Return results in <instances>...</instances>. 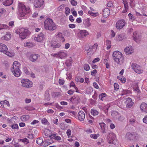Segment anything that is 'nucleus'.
<instances>
[{
  "label": "nucleus",
  "mask_w": 147,
  "mask_h": 147,
  "mask_svg": "<svg viewBox=\"0 0 147 147\" xmlns=\"http://www.w3.org/2000/svg\"><path fill=\"white\" fill-rule=\"evenodd\" d=\"M20 65L19 62L15 61L13 62L12 67L11 68V71L13 75L16 77L20 76L21 72L19 69Z\"/></svg>",
  "instance_id": "f257e3e1"
},
{
  "label": "nucleus",
  "mask_w": 147,
  "mask_h": 147,
  "mask_svg": "<svg viewBox=\"0 0 147 147\" xmlns=\"http://www.w3.org/2000/svg\"><path fill=\"white\" fill-rule=\"evenodd\" d=\"M44 26L46 30L52 31L55 30L57 25L53 22L52 20L50 18H47L44 22Z\"/></svg>",
  "instance_id": "f03ea898"
},
{
  "label": "nucleus",
  "mask_w": 147,
  "mask_h": 147,
  "mask_svg": "<svg viewBox=\"0 0 147 147\" xmlns=\"http://www.w3.org/2000/svg\"><path fill=\"white\" fill-rule=\"evenodd\" d=\"M112 55L114 61L117 64H121L123 63V57L121 53L116 51L113 53Z\"/></svg>",
  "instance_id": "7ed1b4c3"
},
{
  "label": "nucleus",
  "mask_w": 147,
  "mask_h": 147,
  "mask_svg": "<svg viewBox=\"0 0 147 147\" xmlns=\"http://www.w3.org/2000/svg\"><path fill=\"white\" fill-rule=\"evenodd\" d=\"M18 8L19 10L22 11L21 13L22 16H24L26 14H28L30 11L29 7H26L25 5L20 2L19 3Z\"/></svg>",
  "instance_id": "20e7f679"
},
{
  "label": "nucleus",
  "mask_w": 147,
  "mask_h": 147,
  "mask_svg": "<svg viewBox=\"0 0 147 147\" xmlns=\"http://www.w3.org/2000/svg\"><path fill=\"white\" fill-rule=\"evenodd\" d=\"M30 34V32L27 29L23 28V30L21 32L19 36L22 40L24 39L28 36Z\"/></svg>",
  "instance_id": "39448f33"
},
{
  "label": "nucleus",
  "mask_w": 147,
  "mask_h": 147,
  "mask_svg": "<svg viewBox=\"0 0 147 147\" xmlns=\"http://www.w3.org/2000/svg\"><path fill=\"white\" fill-rule=\"evenodd\" d=\"M22 85L27 88L30 87L32 84V82L28 79H25L21 80Z\"/></svg>",
  "instance_id": "423d86ee"
},
{
  "label": "nucleus",
  "mask_w": 147,
  "mask_h": 147,
  "mask_svg": "<svg viewBox=\"0 0 147 147\" xmlns=\"http://www.w3.org/2000/svg\"><path fill=\"white\" fill-rule=\"evenodd\" d=\"M131 67L135 72L138 74L142 73L143 72V71L141 69L140 66L136 63H132Z\"/></svg>",
  "instance_id": "0eeeda50"
},
{
  "label": "nucleus",
  "mask_w": 147,
  "mask_h": 147,
  "mask_svg": "<svg viewBox=\"0 0 147 147\" xmlns=\"http://www.w3.org/2000/svg\"><path fill=\"white\" fill-rule=\"evenodd\" d=\"M115 134L113 133H111L108 134L107 136V139L109 143H113V139H115Z\"/></svg>",
  "instance_id": "6e6552de"
},
{
  "label": "nucleus",
  "mask_w": 147,
  "mask_h": 147,
  "mask_svg": "<svg viewBox=\"0 0 147 147\" xmlns=\"http://www.w3.org/2000/svg\"><path fill=\"white\" fill-rule=\"evenodd\" d=\"M125 24V21L123 20H118L116 23V26L118 29H120L122 28Z\"/></svg>",
  "instance_id": "1a4fd4ad"
},
{
  "label": "nucleus",
  "mask_w": 147,
  "mask_h": 147,
  "mask_svg": "<svg viewBox=\"0 0 147 147\" xmlns=\"http://www.w3.org/2000/svg\"><path fill=\"white\" fill-rule=\"evenodd\" d=\"M45 38V36L42 32H41L38 34L37 37H35L34 38V40L38 42H40L42 41Z\"/></svg>",
  "instance_id": "9d476101"
},
{
  "label": "nucleus",
  "mask_w": 147,
  "mask_h": 147,
  "mask_svg": "<svg viewBox=\"0 0 147 147\" xmlns=\"http://www.w3.org/2000/svg\"><path fill=\"white\" fill-rule=\"evenodd\" d=\"M40 55L38 54H33L30 55L29 57V60L32 62H34L36 61Z\"/></svg>",
  "instance_id": "9b49d317"
},
{
  "label": "nucleus",
  "mask_w": 147,
  "mask_h": 147,
  "mask_svg": "<svg viewBox=\"0 0 147 147\" xmlns=\"http://www.w3.org/2000/svg\"><path fill=\"white\" fill-rule=\"evenodd\" d=\"M43 2V0H35L34 2V5L36 7L38 8L42 5Z\"/></svg>",
  "instance_id": "f8f14e48"
},
{
  "label": "nucleus",
  "mask_w": 147,
  "mask_h": 147,
  "mask_svg": "<svg viewBox=\"0 0 147 147\" xmlns=\"http://www.w3.org/2000/svg\"><path fill=\"white\" fill-rule=\"evenodd\" d=\"M78 117L79 120L83 121L85 118V113L82 111H80L78 113Z\"/></svg>",
  "instance_id": "ddd939ff"
},
{
  "label": "nucleus",
  "mask_w": 147,
  "mask_h": 147,
  "mask_svg": "<svg viewBox=\"0 0 147 147\" xmlns=\"http://www.w3.org/2000/svg\"><path fill=\"white\" fill-rule=\"evenodd\" d=\"M140 108L141 111L143 112L147 113V104L145 102H142L140 105Z\"/></svg>",
  "instance_id": "4468645a"
},
{
  "label": "nucleus",
  "mask_w": 147,
  "mask_h": 147,
  "mask_svg": "<svg viewBox=\"0 0 147 147\" xmlns=\"http://www.w3.org/2000/svg\"><path fill=\"white\" fill-rule=\"evenodd\" d=\"M125 52L127 54H131L133 52V49L131 46L127 47L124 50Z\"/></svg>",
  "instance_id": "2eb2a0df"
},
{
  "label": "nucleus",
  "mask_w": 147,
  "mask_h": 147,
  "mask_svg": "<svg viewBox=\"0 0 147 147\" xmlns=\"http://www.w3.org/2000/svg\"><path fill=\"white\" fill-rule=\"evenodd\" d=\"M126 102L127 103L126 105V107L127 108H131L134 104V102L132 101L131 99L130 98H128Z\"/></svg>",
  "instance_id": "dca6fc26"
},
{
  "label": "nucleus",
  "mask_w": 147,
  "mask_h": 147,
  "mask_svg": "<svg viewBox=\"0 0 147 147\" xmlns=\"http://www.w3.org/2000/svg\"><path fill=\"white\" fill-rule=\"evenodd\" d=\"M99 125L101 127V132L103 133H105L106 132V130L107 129L106 124L102 122L100 123Z\"/></svg>",
  "instance_id": "f3484780"
},
{
  "label": "nucleus",
  "mask_w": 147,
  "mask_h": 147,
  "mask_svg": "<svg viewBox=\"0 0 147 147\" xmlns=\"http://www.w3.org/2000/svg\"><path fill=\"white\" fill-rule=\"evenodd\" d=\"M8 49L5 45L0 43V52L4 53L7 51Z\"/></svg>",
  "instance_id": "a211bd4d"
},
{
  "label": "nucleus",
  "mask_w": 147,
  "mask_h": 147,
  "mask_svg": "<svg viewBox=\"0 0 147 147\" xmlns=\"http://www.w3.org/2000/svg\"><path fill=\"white\" fill-rule=\"evenodd\" d=\"M67 55V54L62 51H61L58 53V57L61 59L64 58Z\"/></svg>",
  "instance_id": "6ab92c4d"
},
{
  "label": "nucleus",
  "mask_w": 147,
  "mask_h": 147,
  "mask_svg": "<svg viewBox=\"0 0 147 147\" xmlns=\"http://www.w3.org/2000/svg\"><path fill=\"white\" fill-rule=\"evenodd\" d=\"M110 14V10L109 9L106 8L103 11V15L105 18H107Z\"/></svg>",
  "instance_id": "aec40b11"
},
{
  "label": "nucleus",
  "mask_w": 147,
  "mask_h": 147,
  "mask_svg": "<svg viewBox=\"0 0 147 147\" xmlns=\"http://www.w3.org/2000/svg\"><path fill=\"white\" fill-rule=\"evenodd\" d=\"M80 98L77 95H75L72 97L70 99V101L72 102L74 101L76 103H78L79 102Z\"/></svg>",
  "instance_id": "412c9836"
},
{
  "label": "nucleus",
  "mask_w": 147,
  "mask_h": 147,
  "mask_svg": "<svg viewBox=\"0 0 147 147\" xmlns=\"http://www.w3.org/2000/svg\"><path fill=\"white\" fill-rule=\"evenodd\" d=\"M134 40L137 42V40H140L141 39V36L140 35H139L137 34L136 32H135L134 33L133 35Z\"/></svg>",
  "instance_id": "4be33fe9"
},
{
  "label": "nucleus",
  "mask_w": 147,
  "mask_h": 147,
  "mask_svg": "<svg viewBox=\"0 0 147 147\" xmlns=\"http://www.w3.org/2000/svg\"><path fill=\"white\" fill-rule=\"evenodd\" d=\"M83 23L84 25L86 27H88L90 26L91 24V23L90 22L89 19V18H87L84 19L83 20Z\"/></svg>",
  "instance_id": "5701e85b"
},
{
  "label": "nucleus",
  "mask_w": 147,
  "mask_h": 147,
  "mask_svg": "<svg viewBox=\"0 0 147 147\" xmlns=\"http://www.w3.org/2000/svg\"><path fill=\"white\" fill-rule=\"evenodd\" d=\"M11 38V34L9 33H7L4 36L1 37L2 40H9Z\"/></svg>",
  "instance_id": "b1692460"
},
{
  "label": "nucleus",
  "mask_w": 147,
  "mask_h": 147,
  "mask_svg": "<svg viewBox=\"0 0 147 147\" xmlns=\"http://www.w3.org/2000/svg\"><path fill=\"white\" fill-rule=\"evenodd\" d=\"M123 3L124 5L125 10L123 11L124 12H126L128 9V3L127 0H123Z\"/></svg>",
  "instance_id": "393cba45"
},
{
  "label": "nucleus",
  "mask_w": 147,
  "mask_h": 147,
  "mask_svg": "<svg viewBox=\"0 0 147 147\" xmlns=\"http://www.w3.org/2000/svg\"><path fill=\"white\" fill-rule=\"evenodd\" d=\"M13 0H6L3 3V4L5 6L11 5L13 3Z\"/></svg>",
  "instance_id": "a878e982"
},
{
  "label": "nucleus",
  "mask_w": 147,
  "mask_h": 147,
  "mask_svg": "<svg viewBox=\"0 0 147 147\" xmlns=\"http://www.w3.org/2000/svg\"><path fill=\"white\" fill-rule=\"evenodd\" d=\"M0 104L1 105L3 106V107H6L5 106L6 105H7L8 107H9L10 106L9 102L7 100L1 101Z\"/></svg>",
  "instance_id": "bb28decb"
},
{
  "label": "nucleus",
  "mask_w": 147,
  "mask_h": 147,
  "mask_svg": "<svg viewBox=\"0 0 147 147\" xmlns=\"http://www.w3.org/2000/svg\"><path fill=\"white\" fill-rule=\"evenodd\" d=\"M30 118V116L28 115H22L20 119L22 121H25L28 120Z\"/></svg>",
  "instance_id": "cd10ccee"
},
{
  "label": "nucleus",
  "mask_w": 147,
  "mask_h": 147,
  "mask_svg": "<svg viewBox=\"0 0 147 147\" xmlns=\"http://www.w3.org/2000/svg\"><path fill=\"white\" fill-rule=\"evenodd\" d=\"M61 46V45L59 43H58L56 42L52 43L51 47L53 48V49H55L56 48H59Z\"/></svg>",
  "instance_id": "c85d7f7f"
},
{
  "label": "nucleus",
  "mask_w": 147,
  "mask_h": 147,
  "mask_svg": "<svg viewBox=\"0 0 147 147\" xmlns=\"http://www.w3.org/2000/svg\"><path fill=\"white\" fill-rule=\"evenodd\" d=\"M125 137L127 140H131L133 139V135L130 133L128 132L126 134Z\"/></svg>",
  "instance_id": "c756f323"
},
{
  "label": "nucleus",
  "mask_w": 147,
  "mask_h": 147,
  "mask_svg": "<svg viewBox=\"0 0 147 147\" xmlns=\"http://www.w3.org/2000/svg\"><path fill=\"white\" fill-rule=\"evenodd\" d=\"M51 131L48 129H46L45 130L44 134L45 136L50 137L51 134Z\"/></svg>",
  "instance_id": "7c9ffc66"
},
{
  "label": "nucleus",
  "mask_w": 147,
  "mask_h": 147,
  "mask_svg": "<svg viewBox=\"0 0 147 147\" xmlns=\"http://www.w3.org/2000/svg\"><path fill=\"white\" fill-rule=\"evenodd\" d=\"M80 36L82 38H83L87 35L88 32L86 30H82L80 32Z\"/></svg>",
  "instance_id": "2f4dec72"
},
{
  "label": "nucleus",
  "mask_w": 147,
  "mask_h": 147,
  "mask_svg": "<svg viewBox=\"0 0 147 147\" xmlns=\"http://www.w3.org/2000/svg\"><path fill=\"white\" fill-rule=\"evenodd\" d=\"M72 63V60L71 58L70 57L65 62V64L67 66H70Z\"/></svg>",
  "instance_id": "473e14b6"
},
{
  "label": "nucleus",
  "mask_w": 147,
  "mask_h": 147,
  "mask_svg": "<svg viewBox=\"0 0 147 147\" xmlns=\"http://www.w3.org/2000/svg\"><path fill=\"white\" fill-rule=\"evenodd\" d=\"M25 46L28 47L30 48L34 46V44L32 42H26L24 44Z\"/></svg>",
  "instance_id": "72a5a7b5"
},
{
  "label": "nucleus",
  "mask_w": 147,
  "mask_h": 147,
  "mask_svg": "<svg viewBox=\"0 0 147 147\" xmlns=\"http://www.w3.org/2000/svg\"><path fill=\"white\" fill-rule=\"evenodd\" d=\"M91 113L93 116H96L98 115V112L96 110L92 109L91 110Z\"/></svg>",
  "instance_id": "f704fd0d"
},
{
  "label": "nucleus",
  "mask_w": 147,
  "mask_h": 147,
  "mask_svg": "<svg viewBox=\"0 0 147 147\" xmlns=\"http://www.w3.org/2000/svg\"><path fill=\"white\" fill-rule=\"evenodd\" d=\"M52 142H49L48 143V142L47 140L44 141L43 142H43H42V145L44 147H46L49 144L52 143Z\"/></svg>",
  "instance_id": "c9c22d12"
},
{
  "label": "nucleus",
  "mask_w": 147,
  "mask_h": 147,
  "mask_svg": "<svg viewBox=\"0 0 147 147\" xmlns=\"http://www.w3.org/2000/svg\"><path fill=\"white\" fill-rule=\"evenodd\" d=\"M19 141L22 142L23 143H26V144H27L29 143L28 140L26 138L20 139Z\"/></svg>",
  "instance_id": "e433bc0d"
},
{
  "label": "nucleus",
  "mask_w": 147,
  "mask_h": 147,
  "mask_svg": "<svg viewBox=\"0 0 147 147\" xmlns=\"http://www.w3.org/2000/svg\"><path fill=\"white\" fill-rule=\"evenodd\" d=\"M98 47V45L96 43L95 44L90 48V51L92 50L95 51L97 49Z\"/></svg>",
  "instance_id": "4c0bfd02"
},
{
  "label": "nucleus",
  "mask_w": 147,
  "mask_h": 147,
  "mask_svg": "<svg viewBox=\"0 0 147 147\" xmlns=\"http://www.w3.org/2000/svg\"><path fill=\"white\" fill-rule=\"evenodd\" d=\"M133 88L137 92H139L140 90L139 89L138 84L137 83H136L134 85Z\"/></svg>",
  "instance_id": "58836bf2"
},
{
  "label": "nucleus",
  "mask_w": 147,
  "mask_h": 147,
  "mask_svg": "<svg viewBox=\"0 0 147 147\" xmlns=\"http://www.w3.org/2000/svg\"><path fill=\"white\" fill-rule=\"evenodd\" d=\"M42 142H43V140L42 138H39L37 139L36 143L37 144L42 145Z\"/></svg>",
  "instance_id": "ea45409f"
},
{
  "label": "nucleus",
  "mask_w": 147,
  "mask_h": 147,
  "mask_svg": "<svg viewBox=\"0 0 147 147\" xmlns=\"http://www.w3.org/2000/svg\"><path fill=\"white\" fill-rule=\"evenodd\" d=\"M106 43L107 45V48L108 49H109L111 47V41L109 40H107L106 41Z\"/></svg>",
  "instance_id": "a19ab883"
},
{
  "label": "nucleus",
  "mask_w": 147,
  "mask_h": 147,
  "mask_svg": "<svg viewBox=\"0 0 147 147\" xmlns=\"http://www.w3.org/2000/svg\"><path fill=\"white\" fill-rule=\"evenodd\" d=\"M129 92V91L128 90H123L122 91L121 95L122 96L126 95L128 94Z\"/></svg>",
  "instance_id": "79ce46f5"
},
{
  "label": "nucleus",
  "mask_w": 147,
  "mask_h": 147,
  "mask_svg": "<svg viewBox=\"0 0 147 147\" xmlns=\"http://www.w3.org/2000/svg\"><path fill=\"white\" fill-rule=\"evenodd\" d=\"M65 13L66 16L68 15L70 12V10L68 7H66L65 8Z\"/></svg>",
  "instance_id": "37998d69"
},
{
  "label": "nucleus",
  "mask_w": 147,
  "mask_h": 147,
  "mask_svg": "<svg viewBox=\"0 0 147 147\" xmlns=\"http://www.w3.org/2000/svg\"><path fill=\"white\" fill-rule=\"evenodd\" d=\"M84 68L85 70L88 71L89 70L90 67L88 64H85L84 65Z\"/></svg>",
  "instance_id": "c03bdc74"
},
{
  "label": "nucleus",
  "mask_w": 147,
  "mask_h": 147,
  "mask_svg": "<svg viewBox=\"0 0 147 147\" xmlns=\"http://www.w3.org/2000/svg\"><path fill=\"white\" fill-rule=\"evenodd\" d=\"M106 94L105 93H102L99 95V98L102 100H103L104 98L105 97Z\"/></svg>",
  "instance_id": "a18cd8bd"
},
{
  "label": "nucleus",
  "mask_w": 147,
  "mask_h": 147,
  "mask_svg": "<svg viewBox=\"0 0 147 147\" xmlns=\"http://www.w3.org/2000/svg\"><path fill=\"white\" fill-rule=\"evenodd\" d=\"M114 88L115 90H117L119 89V85L117 83H115L114 84Z\"/></svg>",
  "instance_id": "49530a36"
},
{
  "label": "nucleus",
  "mask_w": 147,
  "mask_h": 147,
  "mask_svg": "<svg viewBox=\"0 0 147 147\" xmlns=\"http://www.w3.org/2000/svg\"><path fill=\"white\" fill-rule=\"evenodd\" d=\"M117 78L120 80L123 83H124L126 81V79L125 78H123V79H122V78L119 76H117Z\"/></svg>",
  "instance_id": "de8ad7c7"
},
{
  "label": "nucleus",
  "mask_w": 147,
  "mask_h": 147,
  "mask_svg": "<svg viewBox=\"0 0 147 147\" xmlns=\"http://www.w3.org/2000/svg\"><path fill=\"white\" fill-rule=\"evenodd\" d=\"M23 30V28H20L19 30H16L15 31V32L16 34H20L21 33V32Z\"/></svg>",
  "instance_id": "09e8293b"
},
{
  "label": "nucleus",
  "mask_w": 147,
  "mask_h": 147,
  "mask_svg": "<svg viewBox=\"0 0 147 147\" xmlns=\"http://www.w3.org/2000/svg\"><path fill=\"white\" fill-rule=\"evenodd\" d=\"M124 38V36L122 34H120L118 35V40L119 41L123 40Z\"/></svg>",
  "instance_id": "8fccbe9b"
},
{
  "label": "nucleus",
  "mask_w": 147,
  "mask_h": 147,
  "mask_svg": "<svg viewBox=\"0 0 147 147\" xmlns=\"http://www.w3.org/2000/svg\"><path fill=\"white\" fill-rule=\"evenodd\" d=\"M71 5L73 6H76L77 5V2L74 0H72L71 1Z\"/></svg>",
  "instance_id": "3c124183"
},
{
  "label": "nucleus",
  "mask_w": 147,
  "mask_h": 147,
  "mask_svg": "<svg viewBox=\"0 0 147 147\" xmlns=\"http://www.w3.org/2000/svg\"><path fill=\"white\" fill-rule=\"evenodd\" d=\"M135 120L133 118H131L129 121V123L131 124H133L135 122Z\"/></svg>",
  "instance_id": "603ef678"
},
{
  "label": "nucleus",
  "mask_w": 147,
  "mask_h": 147,
  "mask_svg": "<svg viewBox=\"0 0 147 147\" xmlns=\"http://www.w3.org/2000/svg\"><path fill=\"white\" fill-rule=\"evenodd\" d=\"M11 127L13 129H17L18 128V126L17 124H15L12 125Z\"/></svg>",
  "instance_id": "864d4df0"
},
{
  "label": "nucleus",
  "mask_w": 147,
  "mask_h": 147,
  "mask_svg": "<svg viewBox=\"0 0 147 147\" xmlns=\"http://www.w3.org/2000/svg\"><path fill=\"white\" fill-rule=\"evenodd\" d=\"M107 6L108 7H111L113 6V4L111 1H109L107 4Z\"/></svg>",
  "instance_id": "5fc2aeb1"
},
{
  "label": "nucleus",
  "mask_w": 147,
  "mask_h": 147,
  "mask_svg": "<svg viewBox=\"0 0 147 147\" xmlns=\"http://www.w3.org/2000/svg\"><path fill=\"white\" fill-rule=\"evenodd\" d=\"M23 70L24 73L26 74H29V72L28 71L27 68L26 67L23 68Z\"/></svg>",
  "instance_id": "6e6d98bb"
},
{
  "label": "nucleus",
  "mask_w": 147,
  "mask_h": 147,
  "mask_svg": "<svg viewBox=\"0 0 147 147\" xmlns=\"http://www.w3.org/2000/svg\"><path fill=\"white\" fill-rule=\"evenodd\" d=\"M66 134L68 136L70 137L71 134V130L70 129H67L66 132Z\"/></svg>",
  "instance_id": "4d7b16f0"
},
{
  "label": "nucleus",
  "mask_w": 147,
  "mask_h": 147,
  "mask_svg": "<svg viewBox=\"0 0 147 147\" xmlns=\"http://www.w3.org/2000/svg\"><path fill=\"white\" fill-rule=\"evenodd\" d=\"M59 83L61 85H63L64 83V81L63 80L60 79L59 80Z\"/></svg>",
  "instance_id": "13d9d810"
},
{
  "label": "nucleus",
  "mask_w": 147,
  "mask_h": 147,
  "mask_svg": "<svg viewBox=\"0 0 147 147\" xmlns=\"http://www.w3.org/2000/svg\"><path fill=\"white\" fill-rule=\"evenodd\" d=\"M90 136L91 138L95 139H96L97 138V136L95 134H91Z\"/></svg>",
  "instance_id": "bf43d9fd"
},
{
  "label": "nucleus",
  "mask_w": 147,
  "mask_h": 147,
  "mask_svg": "<svg viewBox=\"0 0 147 147\" xmlns=\"http://www.w3.org/2000/svg\"><path fill=\"white\" fill-rule=\"evenodd\" d=\"M97 72V70L96 69H94L91 71V74L92 76H95V74H96Z\"/></svg>",
  "instance_id": "052dcab7"
},
{
  "label": "nucleus",
  "mask_w": 147,
  "mask_h": 147,
  "mask_svg": "<svg viewBox=\"0 0 147 147\" xmlns=\"http://www.w3.org/2000/svg\"><path fill=\"white\" fill-rule=\"evenodd\" d=\"M85 50L86 51H88L89 50L90 51V48L89 46H88V45H86L85 47Z\"/></svg>",
  "instance_id": "680f3d73"
},
{
  "label": "nucleus",
  "mask_w": 147,
  "mask_h": 147,
  "mask_svg": "<svg viewBox=\"0 0 147 147\" xmlns=\"http://www.w3.org/2000/svg\"><path fill=\"white\" fill-rule=\"evenodd\" d=\"M62 36V34L61 33L59 32L58 34L56 36L57 38L61 37Z\"/></svg>",
  "instance_id": "e2e57ef3"
},
{
  "label": "nucleus",
  "mask_w": 147,
  "mask_h": 147,
  "mask_svg": "<svg viewBox=\"0 0 147 147\" xmlns=\"http://www.w3.org/2000/svg\"><path fill=\"white\" fill-rule=\"evenodd\" d=\"M1 27L2 28H3V29L7 28L8 27V26L4 24H2L1 25Z\"/></svg>",
  "instance_id": "0e129e2a"
},
{
  "label": "nucleus",
  "mask_w": 147,
  "mask_h": 147,
  "mask_svg": "<svg viewBox=\"0 0 147 147\" xmlns=\"http://www.w3.org/2000/svg\"><path fill=\"white\" fill-rule=\"evenodd\" d=\"M14 22L13 21H11L9 23V25L11 26H13L14 25Z\"/></svg>",
  "instance_id": "69168bd1"
},
{
  "label": "nucleus",
  "mask_w": 147,
  "mask_h": 147,
  "mask_svg": "<svg viewBox=\"0 0 147 147\" xmlns=\"http://www.w3.org/2000/svg\"><path fill=\"white\" fill-rule=\"evenodd\" d=\"M143 121L144 123L147 124V115L144 118Z\"/></svg>",
  "instance_id": "338daca9"
},
{
  "label": "nucleus",
  "mask_w": 147,
  "mask_h": 147,
  "mask_svg": "<svg viewBox=\"0 0 147 147\" xmlns=\"http://www.w3.org/2000/svg\"><path fill=\"white\" fill-rule=\"evenodd\" d=\"M69 19L71 22H73L74 19H73V17L72 15H70L69 16Z\"/></svg>",
  "instance_id": "774afa93"
}]
</instances>
